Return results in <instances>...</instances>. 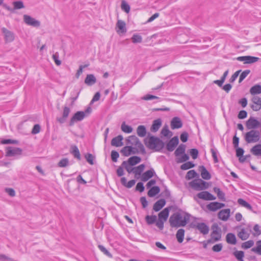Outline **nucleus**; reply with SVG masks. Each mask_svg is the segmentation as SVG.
<instances>
[{
  "label": "nucleus",
  "mask_w": 261,
  "mask_h": 261,
  "mask_svg": "<svg viewBox=\"0 0 261 261\" xmlns=\"http://www.w3.org/2000/svg\"><path fill=\"white\" fill-rule=\"evenodd\" d=\"M190 219V216L184 212H176L169 218V222L171 227L185 226Z\"/></svg>",
  "instance_id": "f257e3e1"
},
{
  "label": "nucleus",
  "mask_w": 261,
  "mask_h": 261,
  "mask_svg": "<svg viewBox=\"0 0 261 261\" xmlns=\"http://www.w3.org/2000/svg\"><path fill=\"white\" fill-rule=\"evenodd\" d=\"M145 144L149 149H154L157 151L161 150L164 146V143L159 138L154 136L150 137L148 141L145 139Z\"/></svg>",
  "instance_id": "f03ea898"
},
{
  "label": "nucleus",
  "mask_w": 261,
  "mask_h": 261,
  "mask_svg": "<svg viewBox=\"0 0 261 261\" xmlns=\"http://www.w3.org/2000/svg\"><path fill=\"white\" fill-rule=\"evenodd\" d=\"M170 207H166L158 214V220L156 222V226L160 229L164 228V224L169 217Z\"/></svg>",
  "instance_id": "7ed1b4c3"
},
{
  "label": "nucleus",
  "mask_w": 261,
  "mask_h": 261,
  "mask_svg": "<svg viewBox=\"0 0 261 261\" xmlns=\"http://www.w3.org/2000/svg\"><path fill=\"white\" fill-rule=\"evenodd\" d=\"M127 144L134 145L138 148L142 153H145V149L143 145L140 141L139 139L135 136H130L126 139Z\"/></svg>",
  "instance_id": "20e7f679"
},
{
  "label": "nucleus",
  "mask_w": 261,
  "mask_h": 261,
  "mask_svg": "<svg viewBox=\"0 0 261 261\" xmlns=\"http://www.w3.org/2000/svg\"><path fill=\"white\" fill-rule=\"evenodd\" d=\"M189 185L196 191L203 190L208 188V184L201 179H194L190 182Z\"/></svg>",
  "instance_id": "39448f33"
},
{
  "label": "nucleus",
  "mask_w": 261,
  "mask_h": 261,
  "mask_svg": "<svg viewBox=\"0 0 261 261\" xmlns=\"http://www.w3.org/2000/svg\"><path fill=\"white\" fill-rule=\"evenodd\" d=\"M260 139V133L258 130H251L246 134L245 140L247 143L256 142Z\"/></svg>",
  "instance_id": "423d86ee"
},
{
  "label": "nucleus",
  "mask_w": 261,
  "mask_h": 261,
  "mask_svg": "<svg viewBox=\"0 0 261 261\" xmlns=\"http://www.w3.org/2000/svg\"><path fill=\"white\" fill-rule=\"evenodd\" d=\"M23 17L24 22L27 25L36 28L40 27V22L30 15L25 14L23 15Z\"/></svg>",
  "instance_id": "0eeeda50"
},
{
  "label": "nucleus",
  "mask_w": 261,
  "mask_h": 261,
  "mask_svg": "<svg viewBox=\"0 0 261 261\" xmlns=\"http://www.w3.org/2000/svg\"><path fill=\"white\" fill-rule=\"evenodd\" d=\"M1 31L3 34L5 41L6 43L11 42L14 41L15 35L13 32L4 27L1 29Z\"/></svg>",
  "instance_id": "6e6552de"
},
{
  "label": "nucleus",
  "mask_w": 261,
  "mask_h": 261,
  "mask_svg": "<svg viewBox=\"0 0 261 261\" xmlns=\"http://www.w3.org/2000/svg\"><path fill=\"white\" fill-rule=\"evenodd\" d=\"M85 117V113L83 111H78L76 112L71 118L69 122V125H73L75 122L82 121Z\"/></svg>",
  "instance_id": "1a4fd4ad"
},
{
  "label": "nucleus",
  "mask_w": 261,
  "mask_h": 261,
  "mask_svg": "<svg viewBox=\"0 0 261 261\" xmlns=\"http://www.w3.org/2000/svg\"><path fill=\"white\" fill-rule=\"evenodd\" d=\"M22 150L18 147H9L7 149L6 156H15L21 154Z\"/></svg>",
  "instance_id": "9d476101"
},
{
  "label": "nucleus",
  "mask_w": 261,
  "mask_h": 261,
  "mask_svg": "<svg viewBox=\"0 0 261 261\" xmlns=\"http://www.w3.org/2000/svg\"><path fill=\"white\" fill-rule=\"evenodd\" d=\"M259 59V58L250 56H241L237 58L238 61L244 62V64L253 63L258 61Z\"/></svg>",
  "instance_id": "9b49d317"
},
{
  "label": "nucleus",
  "mask_w": 261,
  "mask_h": 261,
  "mask_svg": "<svg viewBox=\"0 0 261 261\" xmlns=\"http://www.w3.org/2000/svg\"><path fill=\"white\" fill-rule=\"evenodd\" d=\"M197 196L199 199L204 200H213L216 197L207 191H202L197 194Z\"/></svg>",
  "instance_id": "f8f14e48"
},
{
  "label": "nucleus",
  "mask_w": 261,
  "mask_h": 261,
  "mask_svg": "<svg viewBox=\"0 0 261 261\" xmlns=\"http://www.w3.org/2000/svg\"><path fill=\"white\" fill-rule=\"evenodd\" d=\"M179 143V140L177 137H174L167 144V149L169 151H172L174 150L176 146Z\"/></svg>",
  "instance_id": "ddd939ff"
},
{
  "label": "nucleus",
  "mask_w": 261,
  "mask_h": 261,
  "mask_svg": "<svg viewBox=\"0 0 261 261\" xmlns=\"http://www.w3.org/2000/svg\"><path fill=\"white\" fill-rule=\"evenodd\" d=\"M260 125L259 122L253 117L250 118L246 122V126L248 129H253L258 127Z\"/></svg>",
  "instance_id": "4468645a"
},
{
  "label": "nucleus",
  "mask_w": 261,
  "mask_h": 261,
  "mask_svg": "<svg viewBox=\"0 0 261 261\" xmlns=\"http://www.w3.org/2000/svg\"><path fill=\"white\" fill-rule=\"evenodd\" d=\"M252 101L253 105L251 106V108L253 111H257L261 109V98L258 96H254Z\"/></svg>",
  "instance_id": "2eb2a0df"
},
{
  "label": "nucleus",
  "mask_w": 261,
  "mask_h": 261,
  "mask_svg": "<svg viewBox=\"0 0 261 261\" xmlns=\"http://www.w3.org/2000/svg\"><path fill=\"white\" fill-rule=\"evenodd\" d=\"M225 204L218 202H211L207 205V208L211 211L215 212L224 207Z\"/></svg>",
  "instance_id": "dca6fc26"
},
{
  "label": "nucleus",
  "mask_w": 261,
  "mask_h": 261,
  "mask_svg": "<svg viewBox=\"0 0 261 261\" xmlns=\"http://www.w3.org/2000/svg\"><path fill=\"white\" fill-rule=\"evenodd\" d=\"M230 213L229 208L221 210L218 214V218L223 221H227L230 216Z\"/></svg>",
  "instance_id": "f3484780"
},
{
  "label": "nucleus",
  "mask_w": 261,
  "mask_h": 261,
  "mask_svg": "<svg viewBox=\"0 0 261 261\" xmlns=\"http://www.w3.org/2000/svg\"><path fill=\"white\" fill-rule=\"evenodd\" d=\"M182 126V123L179 117H174L171 121V127L172 129L181 128Z\"/></svg>",
  "instance_id": "a211bd4d"
},
{
  "label": "nucleus",
  "mask_w": 261,
  "mask_h": 261,
  "mask_svg": "<svg viewBox=\"0 0 261 261\" xmlns=\"http://www.w3.org/2000/svg\"><path fill=\"white\" fill-rule=\"evenodd\" d=\"M123 139L122 135H118V136L112 139L111 141V145L115 147H120L123 145L122 140Z\"/></svg>",
  "instance_id": "6ab92c4d"
},
{
  "label": "nucleus",
  "mask_w": 261,
  "mask_h": 261,
  "mask_svg": "<svg viewBox=\"0 0 261 261\" xmlns=\"http://www.w3.org/2000/svg\"><path fill=\"white\" fill-rule=\"evenodd\" d=\"M133 149H135V148L132 146H126L122 148L121 153L125 156H128L131 154L137 153V151L133 152Z\"/></svg>",
  "instance_id": "aec40b11"
},
{
  "label": "nucleus",
  "mask_w": 261,
  "mask_h": 261,
  "mask_svg": "<svg viewBox=\"0 0 261 261\" xmlns=\"http://www.w3.org/2000/svg\"><path fill=\"white\" fill-rule=\"evenodd\" d=\"M199 171L201 172V175L203 179L205 180H208L211 179V175L204 166H199Z\"/></svg>",
  "instance_id": "412c9836"
},
{
  "label": "nucleus",
  "mask_w": 261,
  "mask_h": 261,
  "mask_svg": "<svg viewBox=\"0 0 261 261\" xmlns=\"http://www.w3.org/2000/svg\"><path fill=\"white\" fill-rule=\"evenodd\" d=\"M116 28L117 33H124L126 32V24L125 22L122 20H118L116 23Z\"/></svg>",
  "instance_id": "4be33fe9"
},
{
  "label": "nucleus",
  "mask_w": 261,
  "mask_h": 261,
  "mask_svg": "<svg viewBox=\"0 0 261 261\" xmlns=\"http://www.w3.org/2000/svg\"><path fill=\"white\" fill-rule=\"evenodd\" d=\"M165 200L164 199H160L154 204L153 210L155 212H159L165 206Z\"/></svg>",
  "instance_id": "5701e85b"
},
{
  "label": "nucleus",
  "mask_w": 261,
  "mask_h": 261,
  "mask_svg": "<svg viewBox=\"0 0 261 261\" xmlns=\"http://www.w3.org/2000/svg\"><path fill=\"white\" fill-rule=\"evenodd\" d=\"M196 227L203 234H206L208 233L209 227L204 223H197Z\"/></svg>",
  "instance_id": "b1692460"
},
{
  "label": "nucleus",
  "mask_w": 261,
  "mask_h": 261,
  "mask_svg": "<svg viewBox=\"0 0 261 261\" xmlns=\"http://www.w3.org/2000/svg\"><path fill=\"white\" fill-rule=\"evenodd\" d=\"M216 229H214V226H213V230L211 233V238L214 241H218L221 239V234L220 231L218 230V226H215Z\"/></svg>",
  "instance_id": "393cba45"
},
{
  "label": "nucleus",
  "mask_w": 261,
  "mask_h": 261,
  "mask_svg": "<svg viewBox=\"0 0 261 261\" xmlns=\"http://www.w3.org/2000/svg\"><path fill=\"white\" fill-rule=\"evenodd\" d=\"M96 82V77L92 74H88L85 80V83L88 86H92Z\"/></svg>",
  "instance_id": "a878e982"
},
{
  "label": "nucleus",
  "mask_w": 261,
  "mask_h": 261,
  "mask_svg": "<svg viewBox=\"0 0 261 261\" xmlns=\"http://www.w3.org/2000/svg\"><path fill=\"white\" fill-rule=\"evenodd\" d=\"M238 237L242 240H246L250 236V233L245 228H242L238 233Z\"/></svg>",
  "instance_id": "bb28decb"
},
{
  "label": "nucleus",
  "mask_w": 261,
  "mask_h": 261,
  "mask_svg": "<svg viewBox=\"0 0 261 261\" xmlns=\"http://www.w3.org/2000/svg\"><path fill=\"white\" fill-rule=\"evenodd\" d=\"M226 241L228 244L231 245H236L237 243L236 236L232 233H228L227 234Z\"/></svg>",
  "instance_id": "cd10ccee"
},
{
  "label": "nucleus",
  "mask_w": 261,
  "mask_h": 261,
  "mask_svg": "<svg viewBox=\"0 0 261 261\" xmlns=\"http://www.w3.org/2000/svg\"><path fill=\"white\" fill-rule=\"evenodd\" d=\"M154 171L153 169L149 170L145 172L141 176V180L146 181L153 176Z\"/></svg>",
  "instance_id": "c85d7f7f"
},
{
  "label": "nucleus",
  "mask_w": 261,
  "mask_h": 261,
  "mask_svg": "<svg viewBox=\"0 0 261 261\" xmlns=\"http://www.w3.org/2000/svg\"><path fill=\"white\" fill-rule=\"evenodd\" d=\"M250 93L252 95L259 94L261 93V85L259 84L255 85L252 86L249 90Z\"/></svg>",
  "instance_id": "c756f323"
},
{
  "label": "nucleus",
  "mask_w": 261,
  "mask_h": 261,
  "mask_svg": "<svg viewBox=\"0 0 261 261\" xmlns=\"http://www.w3.org/2000/svg\"><path fill=\"white\" fill-rule=\"evenodd\" d=\"M141 161V159L138 156H133L129 158L128 160L127 163L130 166H134L139 163Z\"/></svg>",
  "instance_id": "7c9ffc66"
},
{
  "label": "nucleus",
  "mask_w": 261,
  "mask_h": 261,
  "mask_svg": "<svg viewBox=\"0 0 261 261\" xmlns=\"http://www.w3.org/2000/svg\"><path fill=\"white\" fill-rule=\"evenodd\" d=\"M162 125L161 119H158L155 120L153 122V124L151 127V130L153 132H157Z\"/></svg>",
  "instance_id": "2f4dec72"
},
{
  "label": "nucleus",
  "mask_w": 261,
  "mask_h": 261,
  "mask_svg": "<svg viewBox=\"0 0 261 261\" xmlns=\"http://www.w3.org/2000/svg\"><path fill=\"white\" fill-rule=\"evenodd\" d=\"M251 152L255 156H261V144H258L251 149Z\"/></svg>",
  "instance_id": "473e14b6"
},
{
  "label": "nucleus",
  "mask_w": 261,
  "mask_h": 261,
  "mask_svg": "<svg viewBox=\"0 0 261 261\" xmlns=\"http://www.w3.org/2000/svg\"><path fill=\"white\" fill-rule=\"evenodd\" d=\"M160 192V189L158 186L152 187L148 192V195L150 197H153L159 194Z\"/></svg>",
  "instance_id": "72a5a7b5"
},
{
  "label": "nucleus",
  "mask_w": 261,
  "mask_h": 261,
  "mask_svg": "<svg viewBox=\"0 0 261 261\" xmlns=\"http://www.w3.org/2000/svg\"><path fill=\"white\" fill-rule=\"evenodd\" d=\"M137 134L140 137H144L146 135V129L144 125H139L137 128Z\"/></svg>",
  "instance_id": "f704fd0d"
},
{
  "label": "nucleus",
  "mask_w": 261,
  "mask_h": 261,
  "mask_svg": "<svg viewBox=\"0 0 261 261\" xmlns=\"http://www.w3.org/2000/svg\"><path fill=\"white\" fill-rule=\"evenodd\" d=\"M186 145L182 144H180L177 148L175 151L174 154L176 156L178 157L179 155L184 154L185 152Z\"/></svg>",
  "instance_id": "c9c22d12"
},
{
  "label": "nucleus",
  "mask_w": 261,
  "mask_h": 261,
  "mask_svg": "<svg viewBox=\"0 0 261 261\" xmlns=\"http://www.w3.org/2000/svg\"><path fill=\"white\" fill-rule=\"evenodd\" d=\"M185 236V230L182 228L179 229L177 230L176 237L177 241L181 243L183 242Z\"/></svg>",
  "instance_id": "e433bc0d"
},
{
  "label": "nucleus",
  "mask_w": 261,
  "mask_h": 261,
  "mask_svg": "<svg viewBox=\"0 0 261 261\" xmlns=\"http://www.w3.org/2000/svg\"><path fill=\"white\" fill-rule=\"evenodd\" d=\"M214 191L217 194V196L220 200L223 201H225L226 199L225 197V194L220 190V189L215 187L214 188Z\"/></svg>",
  "instance_id": "4c0bfd02"
},
{
  "label": "nucleus",
  "mask_w": 261,
  "mask_h": 261,
  "mask_svg": "<svg viewBox=\"0 0 261 261\" xmlns=\"http://www.w3.org/2000/svg\"><path fill=\"white\" fill-rule=\"evenodd\" d=\"M238 203L239 204H240L242 206H243L248 210H249L251 211L252 210V207L251 205L249 203H248L247 202H246L245 200H244V199H243L242 198L238 199Z\"/></svg>",
  "instance_id": "58836bf2"
},
{
  "label": "nucleus",
  "mask_w": 261,
  "mask_h": 261,
  "mask_svg": "<svg viewBox=\"0 0 261 261\" xmlns=\"http://www.w3.org/2000/svg\"><path fill=\"white\" fill-rule=\"evenodd\" d=\"M145 168V165L144 164H141L134 168V173L135 175H140Z\"/></svg>",
  "instance_id": "ea45409f"
},
{
  "label": "nucleus",
  "mask_w": 261,
  "mask_h": 261,
  "mask_svg": "<svg viewBox=\"0 0 261 261\" xmlns=\"http://www.w3.org/2000/svg\"><path fill=\"white\" fill-rule=\"evenodd\" d=\"M121 130L125 133H130L133 131V128L128 125H126L125 122H123L121 126Z\"/></svg>",
  "instance_id": "a19ab883"
},
{
  "label": "nucleus",
  "mask_w": 261,
  "mask_h": 261,
  "mask_svg": "<svg viewBox=\"0 0 261 261\" xmlns=\"http://www.w3.org/2000/svg\"><path fill=\"white\" fill-rule=\"evenodd\" d=\"M72 151L71 153L74 155L75 158L79 160L81 159V155L79 150L76 146H73L71 147Z\"/></svg>",
  "instance_id": "79ce46f5"
},
{
  "label": "nucleus",
  "mask_w": 261,
  "mask_h": 261,
  "mask_svg": "<svg viewBox=\"0 0 261 261\" xmlns=\"http://www.w3.org/2000/svg\"><path fill=\"white\" fill-rule=\"evenodd\" d=\"M251 251L258 255H261V240L256 242V247L252 248Z\"/></svg>",
  "instance_id": "37998d69"
},
{
  "label": "nucleus",
  "mask_w": 261,
  "mask_h": 261,
  "mask_svg": "<svg viewBox=\"0 0 261 261\" xmlns=\"http://www.w3.org/2000/svg\"><path fill=\"white\" fill-rule=\"evenodd\" d=\"M146 221L148 224H152L156 223L157 217L155 215L149 216L147 215L145 218Z\"/></svg>",
  "instance_id": "c03bdc74"
},
{
  "label": "nucleus",
  "mask_w": 261,
  "mask_h": 261,
  "mask_svg": "<svg viewBox=\"0 0 261 261\" xmlns=\"http://www.w3.org/2000/svg\"><path fill=\"white\" fill-rule=\"evenodd\" d=\"M195 165L191 162H187L180 166V169L184 170H188L194 167Z\"/></svg>",
  "instance_id": "a18cd8bd"
},
{
  "label": "nucleus",
  "mask_w": 261,
  "mask_h": 261,
  "mask_svg": "<svg viewBox=\"0 0 261 261\" xmlns=\"http://www.w3.org/2000/svg\"><path fill=\"white\" fill-rule=\"evenodd\" d=\"M197 175V173H196V172L194 170H192L189 171L187 172L186 177L187 179H191L193 178L196 177Z\"/></svg>",
  "instance_id": "49530a36"
},
{
  "label": "nucleus",
  "mask_w": 261,
  "mask_h": 261,
  "mask_svg": "<svg viewBox=\"0 0 261 261\" xmlns=\"http://www.w3.org/2000/svg\"><path fill=\"white\" fill-rule=\"evenodd\" d=\"M14 9L15 10L20 9L24 8V6L22 1H15L13 3Z\"/></svg>",
  "instance_id": "de8ad7c7"
},
{
  "label": "nucleus",
  "mask_w": 261,
  "mask_h": 261,
  "mask_svg": "<svg viewBox=\"0 0 261 261\" xmlns=\"http://www.w3.org/2000/svg\"><path fill=\"white\" fill-rule=\"evenodd\" d=\"M250 73V70L249 69L243 71L240 76L239 81V83H241Z\"/></svg>",
  "instance_id": "09e8293b"
},
{
  "label": "nucleus",
  "mask_w": 261,
  "mask_h": 261,
  "mask_svg": "<svg viewBox=\"0 0 261 261\" xmlns=\"http://www.w3.org/2000/svg\"><path fill=\"white\" fill-rule=\"evenodd\" d=\"M69 165V160L67 158L62 159L58 164L60 167H66Z\"/></svg>",
  "instance_id": "8fccbe9b"
},
{
  "label": "nucleus",
  "mask_w": 261,
  "mask_h": 261,
  "mask_svg": "<svg viewBox=\"0 0 261 261\" xmlns=\"http://www.w3.org/2000/svg\"><path fill=\"white\" fill-rule=\"evenodd\" d=\"M254 245V241L253 240H249L243 243L242 245V247L244 249H247L251 248Z\"/></svg>",
  "instance_id": "3c124183"
},
{
  "label": "nucleus",
  "mask_w": 261,
  "mask_h": 261,
  "mask_svg": "<svg viewBox=\"0 0 261 261\" xmlns=\"http://www.w3.org/2000/svg\"><path fill=\"white\" fill-rule=\"evenodd\" d=\"M182 155L177 158V163H183L188 161L189 159V156L188 154L184 153Z\"/></svg>",
  "instance_id": "603ef678"
},
{
  "label": "nucleus",
  "mask_w": 261,
  "mask_h": 261,
  "mask_svg": "<svg viewBox=\"0 0 261 261\" xmlns=\"http://www.w3.org/2000/svg\"><path fill=\"white\" fill-rule=\"evenodd\" d=\"M122 166H123L126 171L129 173L134 172V168L129 165L126 161H123L122 163Z\"/></svg>",
  "instance_id": "864d4df0"
},
{
  "label": "nucleus",
  "mask_w": 261,
  "mask_h": 261,
  "mask_svg": "<svg viewBox=\"0 0 261 261\" xmlns=\"http://www.w3.org/2000/svg\"><path fill=\"white\" fill-rule=\"evenodd\" d=\"M132 40L134 43H141L142 41V38L139 35L134 34L132 38Z\"/></svg>",
  "instance_id": "5fc2aeb1"
},
{
  "label": "nucleus",
  "mask_w": 261,
  "mask_h": 261,
  "mask_svg": "<svg viewBox=\"0 0 261 261\" xmlns=\"http://www.w3.org/2000/svg\"><path fill=\"white\" fill-rule=\"evenodd\" d=\"M121 7L122 10L128 13L130 11V6L127 4L125 1H123L121 3Z\"/></svg>",
  "instance_id": "6e6d98bb"
},
{
  "label": "nucleus",
  "mask_w": 261,
  "mask_h": 261,
  "mask_svg": "<svg viewBox=\"0 0 261 261\" xmlns=\"http://www.w3.org/2000/svg\"><path fill=\"white\" fill-rule=\"evenodd\" d=\"M0 261H16L14 258L4 254H0Z\"/></svg>",
  "instance_id": "4d7b16f0"
},
{
  "label": "nucleus",
  "mask_w": 261,
  "mask_h": 261,
  "mask_svg": "<svg viewBox=\"0 0 261 261\" xmlns=\"http://www.w3.org/2000/svg\"><path fill=\"white\" fill-rule=\"evenodd\" d=\"M86 161L90 164H94V156L91 153H88L85 155Z\"/></svg>",
  "instance_id": "13d9d810"
},
{
  "label": "nucleus",
  "mask_w": 261,
  "mask_h": 261,
  "mask_svg": "<svg viewBox=\"0 0 261 261\" xmlns=\"http://www.w3.org/2000/svg\"><path fill=\"white\" fill-rule=\"evenodd\" d=\"M161 134L165 137H168L170 134V136L172 135V133L169 130L167 126H165L163 128L161 131Z\"/></svg>",
  "instance_id": "bf43d9fd"
},
{
  "label": "nucleus",
  "mask_w": 261,
  "mask_h": 261,
  "mask_svg": "<svg viewBox=\"0 0 261 261\" xmlns=\"http://www.w3.org/2000/svg\"><path fill=\"white\" fill-rule=\"evenodd\" d=\"M233 255L236 258L239 260L243 258L244 256V253L242 251H236L233 252Z\"/></svg>",
  "instance_id": "052dcab7"
},
{
  "label": "nucleus",
  "mask_w": 261,
  "mask_h": 261,
  "mask_svg": "<svg viewBox=\"0 0 261 261\" xmlns=\"http://www.w3.org/2000/svg\"><path fill=\"white\" fill-rule=\"evenodd\" d=\"M98 248L102 252L105 254L107 255L109 257H112V254L107 250V249L102 245H98Z\"/></svg>",
  "instance_id": "680f3d73"
},
{
  "label": "nucleus",
  "mask_w": 261,
  "mask_h": 261,
  "mask_svg": "<svg viewBox=\"0 0 261 261\" xmlns=\"http://www.w3.org/2000/svg\"><path fill=\"white\" fill-rule=\"evenodd\" d=\"M190 154L193 159H196L198 157V151L197 149L193 148L190 150Z\"/></svg>",
  "instance_id": "e2e57ef3"
},
{
  "label": "nucleus",
  "mask_w": 261,
  "mask_h": 261,
  "mask_svg": "<svg viewBox=\"0 0 261 261\" xmlns=\"http://www.w3.org/2000/svg\"><path fill=\"white\" fill-rule=\"evenodd\" d=\"M119 156V154L118 152L116 151L113 150L111 152V159L114 162H116L117 161V159Z\"/></svg>",
  "instance_id": "0e129e2a"
},
{
  "label": "nucleus",
  "mask_w": 261,
  "mask_h": 261,
  "mask_svg": "<svg viewBox=\"0 0 261 261\" xmlns=\"http://www.w3.org/2000/svg\"><path fill=\"white\" fill-rule=\"evenodd\" d=\"M59 57L58 53H56L53 55V59L54 60L56 64L58 66H59L61 64V61L59 60Z\"/></svg>",
  "instance_id": "69168bd1"
},
{
  "label": "nucleus",
  "mask_w": 261,
  "mask_h": 261,
  "mask_svg": "<svg viewBox=\"0 0 261 261\" xmlns=\"http://www.w3.org/2000/svg\"><path fill=\"white\" fill-rule=\"evenodd\" d=\"M40 129H41V127H40V125L38 124H36L34 126L31 133L32 134H34V135L37 134L40 132Z\"/></svg>",
  "instance_id": "338daca9"
},
{
  "label": "nucleus",
  "mask_w": 261,
  "mask_h": 261,
  "mask_svg": "<svg viewBox=\"0 0 261 261\" xmlns=\"http://www.w3.org/2000/svg\"><path fill=\"white\" fill-rule=\"evenodd\" d=\"M222 249V245L221 243L215 245L212 247L213 251L216 252H220V251H221Z\"/></svg>",
  "instance_id": "774afa93"
}]
</instances>
